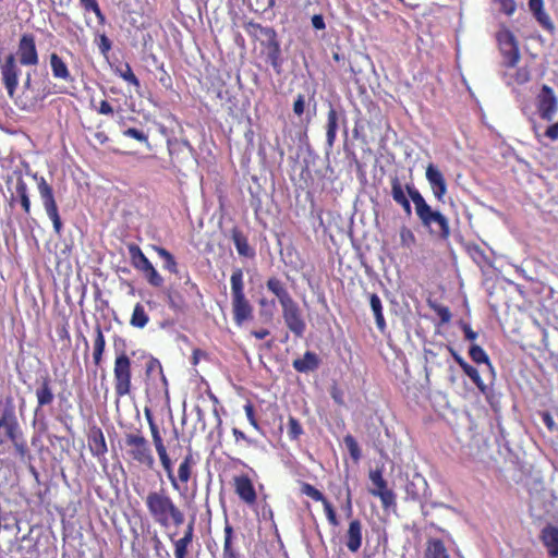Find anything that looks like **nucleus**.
<instances>
[{
    "label": "nucleus",
    "instance_id": "28",
    "mask_svg": "<svg viewBox=\"0 0 558 558\" xmlns=\"http://www.w3.org/2000/svg\"><path fill=\"white\" fill-rule=\"evenodd\" d=\"M266 288L278 299L281 306L293 301V298L289 293L284 282L278 277H269L266 281Z\"/></svg>",
    "mask_w": 558,
    "mask_h": 558
},
{
    "label": "nucleus",
    "instance_id": "56",
    "mask_svg": "<svg viewBox=\"0 0 558 558\" xmlns=\"http://www.w3.org/2000/svg\"><path fill=\"white\" fill-rule=\"evenodd\" d=\"M534 17L542 25V27L545 28L546 31H549V32L554 31L555 26L549 17V15L545 12V10L536 13L534 15Z\"/></svg>",
    "mask_w": 558,
    "mask_h": 558
},
{
    "label": "nucleus",
    "instance_id": "59",
    "mask_svg": "<svg viewBox=\"0 0 558 558\" xmlns=\"http://www.w3.org/2000/svg\"><path fill=\"white\" fill-rule=\"evenodd\" d=\"M153 545H154V550H155V554L157 557H160V558H169L170 557L169 553L166 550V548L163 546V543L161 542V539L159 538V536L157 534H155V536L153 537Z\"/></svg>",
    "mask_w": 558,
    "mask_h": 558
},
{
    "label": "nucleus",
    "instance_id": "7",
    "mask_svg": "<svg viewBox=\"0 0 558 558\" xmlns=\"http://www.w3.org/2000/svg\"><path fill=\"white\" fill-rule=\"evenodd\" d=\"M124 444L126 447V453L132 461L148 469L154 466L155 458L150 444L140 429L126 433L124 435Z\"/></svg>",
    "mask_w": 558,
    "mask_h": 558
},
{
    "label": "nucleus",
    "instance_id": "32",
    "mask_svg": "<svg viewBox=\"0 0 558 558\" xmlns=\"http://www.w3.org/2000/svg\"><path fill=\"white\" fill-rule=\"evenodd\" d=\"M106 339L100 325L95 327V339L93 345V361L95 366H100L104 360Z\"/></svg>",
    "mask_w": 558,
    "mask_h": 558
},
{
    "label": "nucleus",
    "instance_id": "30",
    "mask_svg": "<svg viewBox=\"0 0 558 558\" xmlns=\"http://www.w3.org/2000/svg\"><path fill=\"white\" fill-rule=\"evenodd\" d=\"M319 364L318 355L315 352L306 351L302 357L293 361L292 366L299 373H308L316 371Z\"/></svg>",
    "mask_w": 558,
    "mask_h": 558
},
{
    "label": "nucleus",
    "instance_id": "27",
    "mask_svg": "<svg viewBox=\"0 0 558 558\" xmlns=\"http://www.w3.org/2000/svg\"><path fill=\"white\" fill-rule=\"evenodd\" d=\"M235 533L233 526L226 519V524L223 527V548H222V558H241L239 549L235 544Z\"/></svg>",
    "mask_w": 558,
    "mask_h": 558
},
{
    "label": "nucleus",
    "instance_id": "25",
    "mask_svg": "<svg viewBox=\"0 0 558 558\" xmlns=\"http://www.w3.org/2000/svg\"><path fill=\"white\" fill-rule=\"evenodd\" d=\"M51 383V378L48 374L41 377L39 385L35 391V396L37 399V407L35 410L36 413L44 407L52 404L54 400V395Z\"/></svg>",
    "mask_w": 558,
    "mask_h": 558
},
{
    "label": "nucleus",
    "instance_id": "12",
    "mask_svg": "<svg viewBox=\"0 0 558 558\" xmlns=\"http://www.w3.org/2000/svg\"><path fill=\"white\" fill-rule=\"evenodd\" d=\"M145 417L148 423L153 445L158 454L160 464H161V466L167 465V468L169 469L170 456L168 453L167 446L165 444V438H163L165 429L160 428V426L157 424L150 410H148V409L145 410Z\"/></svg>",
    "mask_w": 558,
    "mask_h": 558
},
{
    "label": "nucleus",
    "instance_id": "57",
    "mask_svg": "<svg viewBox=\"0 0 558 558\" xmlns=\"http://www.w3.org/2000/svg\"><path fill=\"white\" fill-rule=\"evenodd\" d=\"M432 308L436 312L442 323H448L451 318V313L447 306L438 305L429 301Z\"/></svg>",
    "mask_w": 558,
    "mask_h": 558
},
{
    "label": "nucleus",
    "instance_id": "18",
    "mask_svg": "<svg viewBox=\"0 0 558 558\" xmlns=\"http://www.w3.org/2000/svg\"><path fill=\"white\" fill-rule=\"evenodd\" d=\"M301 493L315 501L322 502L327 521L331 526L337 527L340 525V520L338 518L335 507L319 489H317L310 483L303 482L301 484Z\"/></svg>",
    "mask_w": 558,
    "mask_h": 558
},
{
    "label": "nucleus",
    "instance_id": "29",
    "mask_svg": "<svg viewBox=\"0 0 558 558\" xmlns=\"http://www.w3.org/2000/svg\"><path fill=\"white\" fill-rule=\"evenodd\" d=\"M49 63L52 72V76L57 80L64 82H73V76L68 68V64L56 52H52L49 57Z\"/></svg>",
    "mask_w": 558,
    "mask_h": 558
},
{
    "label": "nucleus",
    "instance_id": "11",
    "mask_svg": "<svg viewBox=\"0 0 558 558\" xmlns=\"http://www.w3.org/2000/svg\"><path fill=\"white\" fill-rule=\"evenodd\" d=\"M14 56L17 64L20 63L24 66H36L39 63V54L34 34L24 33L21 35L17 43V51Z\"/></svg>",
    "mask_w": 558,
    "mask_h": 558
},
{
    "label": "nucleus",
    "instance_id": "20",
    "mask_svg": "<svg viewBox=\"0 0 558 558\" xmlns=\"http://www.w3.org/2000/svg\"><path fill=\"white\" fill-rule=\"evenodd\" d=\"M87 445L94 458H96L100 463L107 462L106 454L108 452V447L104 432L99 426L93 425L89 427L87 433Z\"/></svg>",
    "mask_w": 558,
    "mask_h": 558
},
{
    "label": "nucleus",
    "instance_id": "48",
    "mask_svg": "<svg viewBox=\"0 0 558 558\" xmlns=\"http://www.w3.org/2000/svg\"><path fill=\"white\" fill-rule=\"evenodd\" d=\"M287 429L290 440H299L301 435L304 433V429L299 420L292 415H290L288 418Z\"/></svg>",
    "mask_w": 558,
    "mask_h": 558
},
{
    "label": "nucleus",
    "instance_id": "46",
    "mask_svg": "<svg viewBox=\"0 0 558 558\" xmlns=\"http://www.w3.org/2000/svg\"><path fill=\"white\" fill-rule=\"evenodd\" d=\"M259 305V315L266 320L270 322L274 318V311L276 307L275 300H268L266 298H262L258 301Z\"/></svg>",
    "mask_w": 558,
    "mask_h": 558
},
{
    "label": "nucleus",
    "instance_id": "41",
    "mask_svg": "<svg viewBox=\"0 0 558 558\" xmlns=\"http://www.w3.org/2000/svg\"><path fill=\"white\" fill-rule=\"evenodd\" d=\"M511 72H505V81L507 85L518 84L522 85L530 81V72L526 68H520L513 71V68L510 69Z\"/></svg>",
    "mask_w": 558,
    "mask_h": 558
},
{
    "label": "nucleus",
    "instance_id": "2",
    "mask_svg": "<svg viewBox=\"0 0 558 558\" xmlns=\"http://www.w3.org/2000/svg\"><path fill=\"white\" fill-rule=\"evenodd\" d=\"M143 501L148 517L160 529L167 530L170 526L179 527L184 524V511L163 486L150 489Z\"/></svg>",
    "mask_w": 558,
    "mask_h": 558
},
{
    "label": "nucleus",
    "instance_id": "26",
    "mask_svg": "<svg viewBox=\"0 0 558 558\" xmlns=\"http://www.w3.org/2000/svg\"><path fill=\"white\" fill-rule=\"evenodd\" d=\"M362 523L359 519H353L349 523L345 533V545L351 553H356L362 546Z\"/></svg>",
    "mask_w": 558,
    "mask_h": 558
},
{
    "label": "nucleus",
    "instance_id": "62",
    "mask_svg": "<svg viewBox=\"0 0 558 558\" xmlns=\"http://www.w3.org/2000/svg\"><path fill=\"white\" fill-rule=\"evenodd\" d=\"M98 48H99V51H100L102 54H107V53L111 50V48H112V43H111V40L107 37V35L101 34V35L99 36Z\"/></svg>",
    "mask_w": 558,
    "mask_h": 558
},
{
    "label": "nucleus",
    "instance_id": "53",
    "mask_svg": "<svg viewBox=\"0 0 558 558\" xmlns=\"http://www.w3.org/2000/svg\"><path fill=\"white\" fill-rule=\"evenodd\" d=\"M123 135L125 137L134 138L137 142L145 143L148 145V135L145 134L142 130L135 129V128H129L123 131Z\"/></svg>",
    "mask_w": 558,
    "mask_h": 558
},
{
    "label": "nucleus",
    "instance_id": "15",
    "mask_svg": "<svg viewBox=\"0 0 558 558\" xmlns=\"http://www.w3.org/2000/svg\"><path fill=\"white\" fill-rule=\"evenodd\" d=\"M281 308L283 320L289 330L295 337L302 338L306 329V324L298 303L293 300L292 302L281 306Z\"/></svg>",
    "mask_w": 558,
    "mask_h": 558
},
{
    "label": "nucleus",
    "instance_id": "60",
    "mask_svg": "<svg viewBox=\"0 0 558 558\" xmlns=\"http://www.w3.org/2000/svg\"><path fill=\"white\" fill-rule=\"evenodd\" d=\"M495 2L499 5V10L507 15H512L515 11L514 0H495Z\"/></svg>",
    "mask_w": 558,
    "mask_h": 558
},
{
    "label": "nucleus",
    "instance_id": "19",
    "mask_svg": "<svg viewBox=\"0 0 558 558\" xmlns=\"http://www.w3.org/2000/svg\"><path fill=\"white\" fill-rule=\"evenodd\" d=\"M168 538L172 544L174 558H189L194 539V519L186 524L181 537L178 538L177 533H170Z\"/></svg>",
    "mask_w": 558,
    "mask_h": 558
},
{
    "label": "nucleus",
    "instance_id": "3",
    "mask_svg": "<svg viewBox=\"0 0 558 558\" xmlns=\"http://www.w3.org/2000/svg\"><path fill=\"white\" fill-rule=\"evenodd\" d=\"M405 190L415 205L416 215L422 223L428 227L430 232L439 235L444 240H448L450 228L447 218L439 211L433 210L413 184H407Z\"/></svg>",
    "mask_w": 558,
    "mask_h": 558
},
{
    "label": "nucleus",
    "instance_id": "58",
    "mask_svg": "<svg viewBox=\"0 0 558 558\" xmlns=\"http://www.w3.org/2000/svg\"><path fill=\"white\" fill-rule=\"evenodd\" d=\"M153 545H154V550H155V554L157 557H160V558H169L170 557L169 553L166 550V548L163 546V543L161 542V539L159 538V536L157 534H155V536L153 537Z\"/></svg>",
    "mask_w": 558,
    "mask_h": 558
},
{
    "label": "nucleus",
    "instance_id": "14",
    "mask_svg": "<svg viewBox=\"0 0 558 558\" xmlns=\"http://www.w3.org/2000/svg\"><path fill=\"white\" fill-rule=\"evenodd\" d=\"M342 125L343 135L348 138L347 117L343 110L338 111L332 105L329 106L326 122V143L332 148L337 140V131Z\"/></svg>",
    "mask_w": 558,
    "mask_h": 558
},
{
    "label": "nucleus",
    "instance_id": "36",
    "mask_svg": "<svg viewBox=\"0 0 558 558\" xmlns=\"http://www.w3.org/2000/svg\"><path fill=\"white\" fill-rule=\"evenodd\" d=\"M144 359H145L144 369H145L146 379L150 380L154 377V375H159L162 384L165 386H167V379L163 375L162 366H161V363L159 362V360L151 355H148Z\"/></svg>",
    "mask_w": 558,
    "mask_h": 558
},
{
    "label": "nucleus",
    "instance_id": "4",
    "mask_svg": "<svg viewBox=\"0 0 558 558\" xmlns=\"http://www.w3.org/2000/svg\"><path fill=\"white\" fill-rule=\"evenodd\" d=\"M243 278L244 275L241 268L233 269L230 277L231 305L233 322L239 327L252 320L254 316V307L245 295Z\"/></svg>",
    "mask_w": 558,
    "mask_h": 558
},
{
    "label": "nucleus",
    "instance_id": "42",
    "mask_svg": "<svg viewBox=\"0 0 558 558\" xmlns=\"http://www.w3.org/2000/svg\"><path fill=\"white\" fill-rule=\"evenodd\" d=\"M154 250L156 251L158 256L165 260V269H167L171 274L177 275L179 272V269L174 256L168 250L161 246H155Z\"/></svg>",
    "mask_w": 558,
    "mask_h": 558
},
{
    "label": "nucleus",
    "instance_id": "13",
    "mask_svg": "<svg viewBox=\"0 0 558 558\" xmlns=\"http://www.w3.org/2000/svg\"><path fill=\"white\" fill-rule=\"evenodd\" d=\"M500 51L504 57L502 64L512 69L520 60V51L514 35L508 31H500L497 35Z\"/></svg>",
    "mask_w": 558,
    "mask_h": 558
},
{
    "label": "nucleus",
    "instance_id": "49",
    "mask_svg": "<svg viewBox=\"0 0 558 558\" xmlns=\"http://www.w3.org/2000/svg\"><path fill=\"white\" fill-rule=\"evenodd\" d=\"M147 282L156 288H159L163 284V278L156 270L153 264H150L144 271H142Z\"/></svg>",
    "mask_w": 558,
    "mask_h": 558
},
{
    "label": "nucleus",
    "instance_id": "61",
    "mask_svg": "<svg viewBox=\"0 0 558 558\" xmlns=\"http://www.w3.org/2000/svg\"><path fill=\"white\" fill-rule=\"evenodd\" d=\"M80 3L86 12L92 11L95 13V15H98L102 12L97 0H80Z\"/></svg>",
    "mask_w": 558,
    "mask_h": 558
},
{
    "label": "nucleus",
    "instance_id": "50",
    "mask_svg": "<svg viewBox=\"0 0 558 558\" xmlns=\"http://www.w3.org/2000/svg\"><path fill=\"white\" fill-rule=\"evenodd\" d=\"M390 185H391V196L396 203H399V202L408 198L404 194L402 183L398 177L391 178Z\"/></svg>",
    "mask_w": 558,
    "mask_h": 558
},
{
    "label": "nucleus",
    "instance_id": "34",
    "mask_svg": "<svg viewBox=\"0 0 558 558\" xmlns=\"http://www.w3.org/2000/svg\"><path fill=\"white\" fill-rule=\"evenodd\" d=\"M456 363L459 364L461 366V368L463 369V372L465 373V375H468L471 380L477 386V388L483 392L485 393L486 390H487V386L484 384V381L482 380L481 376H480V373L478 371L468 364L462 357H460L458 354H456Z\"/></svg>",
    "mask_w": 558,
    "mask_h": 558
},
{
    "label": "nucleus",
    "instance_id": "5",
    "mask_svg": "<svg viewBox=\"0 0 558 558\" xmlns=\"http://www.w3.org/2000/svg\"><path fill=\"white\" fill-rule=\"evenodd\" d=\"M2 384L3 379L0 377V387ZM1 428L4 429L5 436L13 445L16 453L21 458H24L28 453V446L24 439L23 432L15 415L12 397H8L5 399L2 415L0 416V429Z\"/></svg>",
    "mask_w": 558,
    "mask_h": 558
},
{
    "label": "nucleus",
    "instance_id": "43",
    "mask_svg": "<svg viewBox=\"0 0 558 558\" xmlns=\"http://www.w3.org/2000/svg\"><path fill=\"white\" fill-rule=\"evenodd\" d=\"M114 73L124 80L128 84L133 85L135 88L141 87L140 80L133 73V70L129 63H124L122 68H117Z\"/></svg>",
    "mask_w": 558,
    "mask_h": 558
},
{
    "label": "nucleus",
    "instance_id": "51",
    "mask_svg": "<svg viewBox=\"0 0 558 558\" xmlns=\"http://www.w3.org/2000/svg\"><path fill=\"white\" fill-rule=\"evenodd\" d=\"M459 328L463 332L464 339L470 341L471 343L475 342V340L478 338V332L474 331L470 324L462 318L458 322Z\"/></svg>",
    "mask_w": 558,
    "mask_h": 558
},
{
    "label": "nucleus",
    "instance_id": "33",
    "mask_svg": "<svg viewBox=\"0 0 558 558\" xmlns=\"http://www.w3.org/2000/svg\"><path fill=\"white\" fill-rule=\"evenodd\" d=\"M128 251L135 269L144 271L151 264L137 244H129Z\"/></svg>",
    "mask_w": 558,
    "mask_h": 558
},
{
    "label": "nucleus",
    "instance_id": "23",
    "mask_svg": "<svg viewBox=\"0 0 558 558\" xmlns=\"http://www.w3.org/2000/svg\"><path fill=\"white\" fill-rule=\"evenodd\" d=\"M231 240L241 257L253 259L256 256L255 248L250 244L246 234L239 228L233 227L230 230Z\"/></svg>",
    "mask_w": 558,
    "mask_h": 558
},
{
    "label": "nucleus",
    "instance_id": "10",
    "mask_svg": "<svg viewBox=\"0 0 558 558\" xmlns=\"http://www.w3.org/2000/svg\"><path fill=\"white\" fill-rule=\"evenodd\" d=\"M368 478L372 486L368 487V493L380 499L384 509L396 507V494L388 487L387 481L384 478L380 469L371 470Z\"/></svg>",
    "mask_w": 558,
    "mask_h": 558
},
{
    "label": "nucleus",
    "instance_id": "6",
    "mask_svg": "<svg viewBox=\"0 0 558 558\" xmlns=\"http://www.w3.org/2000/svg\"><path fill=\"white\" fill-rule=\"evenodd\" d=\"M132 360L125 350H116L113 362V388L118 399L132 392Z\"/></svg>",
    "mask_w": 558,
    "mask_h": 558
},
{
    "label": "nucleus",
    "instance_id": "16",
    "mask_svg": "<svg viewBox=\"0 0 558 558\" xmlns=\"http://www.w3.org/2000/svg\"><path fill=\"white\" fill-rule=\"evenodd\" d=\"M232 487L239 499L248 508H252L256 505L257 493L253 481L247 474L233 476Z\"/></svg>",
    "mask_w": 558,
    "mask_h": 558
},
{
    "label": "nucleus",
    "instance_id": "1",
    "mask_svg": "<svg viewBox=\"0 0 558 558\" xmlns=\"http://www.w3.org/2000/svg\"><path fill=\"white\" fill-rule=\"evenodd\" d=\"M0 75L9 98L22 111L36 112L40 110L44 107L45 99L53 94L51 82L36 87L32 84L29 73L23 83L22 92L16 94L21 69L14 53H9L3 60H0Z\"/></svg>",
    "mask_w": 558,
    "mask_h": 558
},
{
    "label": "nucleus",
    "instance_id": "55",
    "mask_svg": "<svg viewBox=\"0 0 558 558\" xmlns=\"http://www.w3.org/2000/svg\"><path fill=\"white\" fill-rule=\"evenodd\" d=\"M244 411H245V415L247 417V421L248 423L256 429V430H259V424H258V421L255 416V409H254V405L252 402L247 401L245 404H244Z\"/></svg>",
    "mask_w": 558,
    "mask_h": 558
},
{
    "label": "nucleus",
    "instance_id": "63",
    "mask_svg": "<svg viewBox=\"0 0 558 558\" xmlns=\"http://www.w3.org/2000/svg\"><path fill=\"white\" fill-rule=\"evenodd\" d=\"M305 110V97L302 94H299L296 99L293 102V112L301 117Z\"/></svg>",
    "mask_w": 558,
    "mask_h": 558
},
{
    "label": "nucleus",
    "instance_id": "52",
    "mask_svg": "<svg viewBox=\"0 0 558 558\" xmlns=\"http://www.w3.org/2000/svg\"><path fill=\"white\" fill-rule=\"evenodd\" d=\"M167 299L169 307L173 311L182 312L186 307L184 300L178 293H169Z\"/></svg>",
    "mask_w": 558,
    "mask_h": 558
},
{
    "label": "nucleus",
    "instance_id": "17",
    "mask_svg": "<svg viewBox=\"0 0 558 558\" xmlns=\"http://www.w3.org/2000/svg\"><path fill=\"white\" fill-rule=\"evenodd\" d=\"M536 106L539 117L545 121H551L558 111V100L551 87L543 85L536 97Z\"/></svg>",
    "mask_w": 558,
    "mask_h": 558
},
{
    "label": "nucleus",
    "instance_id": "24",
    "mask_svg": "<svg viewBox=\"0 0 558 558\" xmlns=\"http://www.w3.org/2000/svg\"><path fill=\"white\" fill-rule=\"evenodd\" d=\"M426 179L429 182L435 197L438 201H442L447 192V184L440 170L433 163H429L426 168Z\"/></svg>",
    "mask_w": 558,
    "mask_h": 558
},
{
    "label": "nucleus",
    "instance_id": "8",
    "mask_svg": "<svg viewBox=\"0 0 558 558\" xmlns=\"http://www.w3.org/2000/svg\"><path fill=\"white\" fill-rule=\"evenodd\" d=\"M196 465V459L194 457L192 448L187 449V452L183 457L182 461L178 468V474H174L173 462L170 459L169 469L162 466L167 478L175 492H181L182 489L186 490V484L192 478L194 466Z\"/></svg>",
    "mask_w": 558,
    "mask_h": 558
},
{
    "label": "nucleus",
    "instance_id": "31",
    "mask_svg": "<svg viewBox=\"0 0 558 558\" xmlns=\"http://www.w3.org/2000/svg\"><path fill=\"white\" fill-rule=\"evenodd\" d=\"M544 546L547 548L551 558L558 557V529L555 526H546L542 531L541 536Z\"/></svg>",
    "mask_w": 558,
    "mask_h": 558
},
{
    "label": "nucleus",
    "instance_id": "44",
    "mask_svg": "<svg viewBox=\"0 0 558 558\" xmlns=\"http://www.w3.org/2000/svg\"><path fill=\"white\" fill-rule=\"evenodd\" d=\"M469 356L471 357V360L476 363V364H482V363H485L489 368H493L492 367V364L489 362V357L488 355L486 354V352L482 349V347H480L478 344H476L475 342L471 343L470 344V348H469Z\"/></svg>",
    "mask_w": 558,
    "mask_h": 558
},
{
    "label": "nucleus",
    "instance_id": "9",
    "mask_svg": "<svg viewBox=\"0 0 558 558\" xmlns=\"http://www.w3.org/2000/svg\"><path fill=\"white\" fill-rule=\"evenodd\" d=\"M37 187L43 201V205L45 210L52 221L53 231L57 235H61L62 233V221L59 215L58 205L54 199V194L52 186L46 181L44 177H40L37 180Z\"/></svg>",
    "mask_w": 558,
    "mask_h": 558
},
{
    "label": "nucleus",
    "instance_id": "35",
    "mask_svg": "<svg viewBox=\"0 0 558 558\" xmlns=\"http://www.w3.org/2000/svg\"><path fill=\"white\" fill-rule=\"evenodd\" d=\"M424 558H450L441 539L430 538L426 544Z\"/></svg>",
    "mask_w": 558,
    "mask_h": 558
},
{
    "label": "nucleus",
    "instance_id": "22",
    "mask_svg": "<svg viewBox=\"0 0 558 558\" xmlns=\"http://www.w3.org/2000/svg\"><path fill=\"white\" fill-rule=\"evenodd\" d=\"M10 205L13 206L15 203H20L25 216L31 215V197L26 182L22 175H19L15 184V192L11 194Z\"/></svg>",
    "mask_w": 558,
    "mask_h": 558
},
{
    "label": "nucleus",
    "instance_id": "45",
    "mask_svg": "<svg viewBox=\"0 0 558 558\" xmlns=\"http://www.w3.org/2000/svg\"><path fill=\"white\" fill-rule=\"evenodd\" d=\"M470 257L480 266L483 267L488 264L487 257L477 245H470L462 243Z\"/></svg>",
    "mask_w": 558,
    "mask_h": 558
},
{
    "label": "nucleus",
    "instance_id": "38",
    "mask_svg": "<svg viewBox=\"0 0 558 558\" xmlns=\"http://www.w3.org/2000/svg\"><path fill=\"white\" fill-rule=\"evenodd\" d=\"M244 29L252 38L260 43L276 32L272 27H265L252 21L244 24Z\"/></svg>",
    "mask_w": 558,
    "mask_h": 558
},
{
    "label": "nucleus",
    "instance_id": "47",
    "mask_svg": "<svg viewBox=\"0 0 558 558\" xmlns=\"http://www.w3.org/2000/svg\"><path fill=\"white\" fill-rule=\"evenodd\" d=\"M343 441L352 460L357 462L362 457V452L356 439L351 434H348L344 436Z\"/></svg>",
    "mask_w": 558,
    "mask_h": 558
},
{
    "label": "nucleus",
    "instance_id": "39",
    "mask_svg": "<svg viewBox=\"0 0 558 558\" xmlns=\"http://www.w3.org/2000/svg\"><path fill=\"white\" fill-rule=\"evenodd\" d=\"M149 323V316L144 307V305L140 302H137L134 305L131 318H130V325L137 329H143L147 326Z\"/></svg>",
    "mask_w": 558,
    "mask_h": 558
},
{
    "label": "nucleus",
    "instance_id": "21",
    "mask_svg": "<svg viewBox=\"0 0 558 558\" xmlns=\"http://www.w3.org/2000/svg\"><path fill=\"white\" fill-rule=\"evenodd\" d=\"M267 50V60L270 63V65L274 68V70L277 73H280L281 65H282V59H281V48L280 43L278 40L277 33H272L269 37L266 39H263L260 43Z\"/></svg>",
    "mask_w": 558,
    "mask_h": 558
},
{
    "label": "nucleus",
    "instance_id": "40",
    "mask_svg": "<svg viewBox=\"0 0 558 558\" xmlns=\"http://www.w3.org/2000/svg\"><path fill=\"white\" fill-rule=\"evenodd\" d=\"M371 308L374 313L376 326L379 331L384 332L386 329V320L383 312V304L380 298L376 293L369 295Z\"/></svg>",
    "mask_w": 558,
    "mask_h": 558
},
{
    "label": "nucleus",
    "instance_id": "37",
    "mask_svg": "<svg viewBox=\"0 0 558 558\" xmlns=\"http://www.w3.org/2000/svg\"><path fill=\"white\" fill-rule=\"evenodd\" d=\"M244 29L252 38L260 43L276 32L272 27H265L252 21L244 24Z\"/></svg>",
    "mask_w": 558,
    "mask_h": 558
},
{
    "label": "nucleus",
    "instance_id": "64",
    "mask_svg": "<svg viewBox=\"0 0 558 558\" xmlns=\"http://www.w3.org/2000/svg\"><path fill=\"white\" fill-rule=\"evenodd\" d=\"M330 396L338 405H344L343 392L337 386H333L330 390Z\"/></svg>",
    "mask_w": 558,
    "mask_h": 558
},
{
    "label": "nucleus",
    "instance_id": "54",
    "mask_svg": "<svg viewBox=\"0 0 558 558\" xmlns=\"http://www.w3.org/2000/svg\"><path fill=\"white\" fill-rule=\"evenodd\" d=\"M92 108L99 114L112 116L114 110L113 107L107 101L101 100L98 105H95L94 100L90 101Z\"/></svg>",
    "mask_w": 558,
    "mask_h": 558
}]
</instances>
